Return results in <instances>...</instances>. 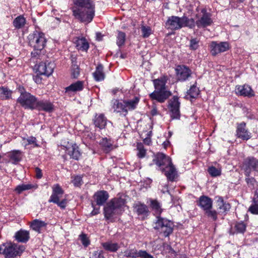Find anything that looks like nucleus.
Instances as JSON below:
<instances>
[{"mask_svg": "<svg viewBox=\"0 0 258 258\" xmlns=\"http://www.w3.org/2000/svg\"><path fill=\"white\" fill-rule=\"evenodd\" d=\"M197 205L204 212L213 208V201L208 196H202L197 201Z\"/></svg>", "mask_w": 258, "mask_h": 258, "instance_id": "aec40b11", "label": "nucleus"}, {"mask_svg": "<svg viewBox=\"0 0 258 258\" xmlns=\"http://www.w3.org/2000/svg\"><path fill=\"white\" fill-rule=\"evenodd\" d=\"M73 15L79 22L90 23L95 16V5L91 0H73Z\"/></svg>", "mask_w": 258, "mask_h": 258, "instance_id": "f257e3e1", "label": "nucleus"}, {"mask_svg": "<svg viewBox=\"0 0 258 258\" xmlns=\"http://www.w3.org/2000/svg\"><path fill=\"white\" fill-rule=\"evenodd\" d=\"M245 178V180L247 183L248 184L253 185L254 183L255 182V179H254V178L252 177H249V176Z\"/></svg>", "mask_w": 258, "mask_h": 258, "instance_id": "052dcab7", "label": "nucleus"}, {"mask_svg": "<svg viewBox=\"0 0 258 258\" xmlns=\"http://www.w3.org/2000/svg\"><path fill=\"white\" fill-rule=\"evenodd\" d=\"M150 206L152 210L157 215H160L163 210L161 204L156 200L150 199Z\"/></svg>", "mask_w": 258, "mask_h": 258, "instance_id": "ea45409f", "label": "nucleus"}, {"mask_svg": "<svg viewBox=\"0 0 258 258\" xmlns=\"http://www.w3.org/2000/svg\"><path fill=\"white\" fill-rule=\"evenodd\" d=\"M72 182L75 186L80 187L83 184L82 177L79 175L76 176Z\"/></svg>", "mask_w": 258, "mask_h": 258, "instance_id": "864d4df0", "label": "nucleus"}, {"mask_svg": "<svg viewBox=\"0 0 258 258\" xmlns=\"http://www.w3.org/2000/svg\"><path fill=\"white\" fill-rule=\"evenodd\" d=\"M236 136L243 140H248L251 138V133L246 127V123L241 122L237 123Z\"/></svg>", "mask_w": 258, "mask_h": 258, "instance_id": "2eb2a0df", "label": "nucleus"}, {"mask_svg": "<svg viewBox=\"0 0 258 258\" xmlns=\"http://www.w3.org/2000/svg\"><path fill=\"white\" fill-rule=\"evenodd\" d=\"M54 67L53 62H41L39 64L37 70L39 74L49 77L52 74Z\"/></svg>", "mask_w": 258, "mask_h": 258, "instance_id": "4468645a", "label": "nucleus"}, {"mask_svg": "<svg viewBox=\"0 0 258 258\" xmlns=\"http://www.w3.org/2000/svg\"><path fill=\"white\" fill-rule=\"evenodd\" d=\"M235 91L236 94L240 96L251 97L254 95L250 86L246 84L236 86Z\"/></svg>", "mask_w": 258, "mask_h": 258, "instance_id": "a211bd4d", "label": "nucleus"}, {"mask_svg": "<svg viewBox=\"0 0 258 258\" xmlns=\"http://www.w3.org/2000/svg\"><path fill=\"white\" fill-rule=\"evenodd\" d=\"M164 187V189H161V192L163 194H165L166 192H167L168 193H169V190L168 189V185L165 184Z\"/></svg>", "mask_w": 258, "mask_h": 258, "instance_id": "338daca9", "label": "nucleus"}, {"mask_svg": "<svg viewBox=\"0 0 258 258\" xmlns=\"http://www.w3.org/2000/svg\"><path fill=\"white\" fill-rule=\"evenodd\" d=\"M244 172L246 176H249L251 172L258 173V159L253 157H248L245 161Z\"/></svg>", "mask_w": 258, "mask_h": 258, "instance_id": "f8f14e48", "label": "nucleus"}, {"mask_svg": "<svg viewBox=\"0 0 258 258\" xmlns=\"http://www.w3.org/2000/svg\"><path fill=\"white\" fill-rule=\"evenodd\" d=\"M109 194L106 190H102L96 191L93 195V199L98 206L103 205L109 198Z\"/></svg>", "mask_w": 258, "mask_h": 258, "instance_id": "6ab92c4d", "label": "nucleus"}, {"mask_svg": "<svg viewBox=\"0 0 258 258\" xmlns=\"http://www.w3.org/2000/svg\"><path fill=\"white\" fill-rule=\"evenodd\" d=\"M202 12L203 13V15L199 20L195 22V25H196L198 28H205L210 26L213 23L211 14L207 13L206 11L204 9L202 10Z\"/></svg>", "mask_w": 258, "mask_h": 258, "instance_id": "f3484780", "label": "nucleus"}, {"mask_svg": "<svg viewBox=\"0 0 258 258\" xmlns=\"http://www.w3.org/2000/svg\"><path fill=\"white\" fill-rule=\"evenodd\" d=\"M164 170H161L164 172L167 179L170 181H173L176 175V170L171 162V164L164 167Z\"/></svg>", "mask_w": 258, "mask_h": 258, "instance_id": "5701e85b", "label": "nucleus"}, {"mask_svg": "<svg viewBox=\"0 0 258 258\" xmlns=\"http://www.w3.org/2000/svg\"><path fill=\"white\" fill-rule=\"evenodd\" d=\"M7 156L13 164H17L22 159V152L20 150H13L7 153Z\"/></svg>", "mask_w": 258, "mask_h": 258, "instance_id": "c85d7f7f", "label": "nucleus"}, {"mask_svg": "<svg viewBox=\"0 0 258 258\" xmlns=\"http://www.w3.org/2000/svg\"><path fill=\"white\" fill-rule=\"evenodd\" d=\"M167 81V77L166 76L153 80L155 90L149 94V97L152 100L162 103L171 96V92L166 89Z\"/></svg>", "mask_w": 258, "mask_h": 258, "instance_id": "7ed1b4c3", "label": "nucleus"}, {"mask_svg": "<svg viewBox=\"0 0 258 258\" xmlns=\"http://www.w3.org/2000/svg\"><path fill=\"white\" fill-rule=\"evenodd\" d=\"M199 42L200 40L197 38L191 39L189 45L190 49L192 50H197L199 47Z\"/></svg>", "mask_w": 258, "mask_h": 258, "instance_id": "de8ad7c7", "label": "nucleus"}, {"mask_svg": "<svg viewBox=\"0 0 258 258\" xmlns=\"http://www.w3.org/2000/svg\"><path fill=\"white\" fill-rule=\"evenodd\" d=\"M12 91L7 87H0V99L1 100H8L11 98Z\"/></svg>", "mask_w": 258, "mask_h": 258, "instance_id": "e433bc0d", "label": "nucleus"}, {"mask_svg": "<svg viewBox=\"0 0 258 258\" xmlns=\"http://www.w3.org/2000/svg\"><path fill=\"white\" fill-rule=\"evenodd\" d=\"M139 101L138 97H135L132 99H113L111 101V108L114 112L125 116L128 111H133L137 108Z\"/></svg>", "mask_w": 258, "mask_h": 258, "instance_id": "f03ea898", "label": "nucleus"}, {"mask_svg": "<svg viewBox=\"0 0 258 258\" xmlns=\"http://www.w3.org/2000/svg\"><path fill=\"white\" fill-rule=\"evenodd\" d=\"M3 246H4L3 255L6 258H14L18 255H20L25 249L23 245L12 242L3 243Z\"/></svg>", "mask_w": 258, "mask_h": 258, "instance_id": "1a4fd4ad", "label": "nucleus"}, {"mask_svg": "<svg viewBox=\"0 0 258 258\" xmlns=\"http://www.w3.org/2000/svg\"><path fill=\"white\" fill-rule=\"evenodd\" d=\"M29 44L34 48L31 52L33 57L38 58L45 46L46 39L44 33L35 31L28 36Z\"/></svg>", "mask_w": 258, "mask_h": 258, "instance_id": "20e7f679", "label": "nucleus"}, {"mask_svg": "<svg viewBox=\"0 0 258 258\" xmlns=\"http://www.w3.org/2000/svg\"><path fill=\"white\" fill-rule=\"evenodd\" d=\"M80 238L82 242V243L83 244V245L84 246L87 247V246H88L89 245L90 241H89L86 234H81L80 235Z\"/></svg>", "mask_w": 258, "mask_h": 258, "instance_id": "5fc2aeb1", "label": "nucleus"}, {"mask_svg": "<svg viewBox=\"0 0 258 258\" xmlns=\"http://www.w3.org/2000/svg\"><path fill=\"white\" fill-rule=\"evenodd\" d=\"M219 213H225L230 209V205L224 201L222 197H219L217 201Z\"/></svg>", "mask_w": 258, "mask_h": 258, "instance_id": "2f4dec72", "label": "nucleus"}, {"mask_svg": "<svg viewBox=\"0 0 258 258\" xmlns=\"http://www.w3.org/2000/svg\"><path fill=\"white\" fill-rule=\"evenodd\" d=\"M180 102L179 101V98L177 96H174L173 98L170 100L169 103V108H179Z\"/></svg>", "mask_w": 258, "mask_h": 258, "instance_id": "a18cd8bd", "label": "nucleus"}, {"mask_svg": "<svg viewBox=\"0 0 258 258\" xmlns=\"http://www.w3.org/2000/svg\"><path fill=\"white\" fill-rule=\"evenodd\" d=\"M99 213V208H94L93 210L91 212V215L94 216L97 215Z\"/></svg>", "mask_w": 258, "mask_h": 258, "instance_id": "0e129e2a", "label": "nucleus"}, {"mask_svg": "<svg viewBox=\"0 0 258 258\" xmlns=\"http://www.w3.org/2000/svg\"><path fill=\"white\" fill-rule=\"evenodd\" d=\"M72 77L73 78L77 79L80 75V69L77 65L73 64L71 69Z\"/></svg>", "mask_w": 258, "mask_h": 258, "instance_id": "3c124183", "label": "nucleus"}, {"mask_svg": "<svg viewBox=\"0 0 258 258\" xmlns=\"http://www.w3.org/2000/svg\"><path fill=\"white\" fill-rule=\"evenodd\" d=\"M187 93L192 98H195L199 95L200 90L197 86V82H195L189 89L187 90Z\"/></svg>", "mask_w": 258, "mask_h": 258, "instance_id": "a19ab883", "label": "nucleus"}, {"mask_svg": "<svg viewBox=\"0 0 258 258\" xmlns=\"http://www.w3.org/2000/svg\"><path fill=\"white\" fill-rule=\"evenodd\" d=\"M209 173L213 177L218 176L221 175V170L220 169L216 168L214 166H211L208 168Z\"/></svg>", "mask_w": 258, "mask_h": 258, "instance_id": "49530a36", "label": "nucleus"}, {"mask_svg": "<svg viewBox=\"0 0 258 258\" xmlns=\"http://www.w3.org/2000/svg\"><path fill=\"white\" fill-rule=\"evenodd\" d=\"M92 258H104L103 252L102 250H97L94 252Z\"/></svg>", "mask_w": 258, "mask_h": 258, "instance_id": "4d7b16f0", "label": "nucleus"}, {"mask_svg": "<svg viewBox=\"0 0 258 258\" xmlns=\"http://www.w3.org/2000/svg\"><path fill=\"white\" fill-rule=\"evenodd\" d=\"M153 162L160 168L161 170H164V167L171 164V159L165 154L158 153L154 156Z\"/></svg>", "mask_w": 258, "mask_h": 258, "instance_id": "ddd939ff", "label": "nucleus"}, {"mask_svg": "<svg viewBox=\"0 0 258 258\" xmlns=\"http://www.w3.org/2000/svg\"><path fill=\"white\" fill-rule=\"evenodd\" d=\"M15 237L17 241L26 243L30 238L29 232L28 231L21 229L16 233Z\"/></svg>", "mask_w": 258, "mask_h": 258, "instance_id": "a878e982", "label": "nucleus"}, {"mask_svg": "<svg viewBox=\"0 0 258 258\" xmlns=\"http://www.w3.org/2000/svg\"><path fill=\"white\" fill-rule=\"evenodd\" d=\"M210 51L212 55L226 51L229 49V44L227 42L212 41L210 45Z\"/></svg>", "mask_w": 258, "mask_h": 258, "instance_id": "9b49d317", "label": "nucleus"}, {"mask_svg": "<svg viewBox=\"0 0 258 258\" xmlns=\"http://www.w3.org/2000/svg\"><path fill=\"white\" fill-rule=\"evenodd\" d=\"M171 202L173 205H175L178 204V201L179 199L177 198L174 197L173 196H171Z\"/></svg>", "mask_w": 258, "mask_h": 258, "instance_id": "e2e57ef3", "label": "nucleus"}, {"mask_svg": "<svg viewBox=\"0 0 258 258\" xmlns=\"http://www.w3.org/2000/svg\"><path fill=\"white\" fill-rule=\"evenodd\" d=\"M75 43L78 50L86 51L89 47V45L87 40L84 37L77 38Z\"/></svg>", "mask_w": 258, "mask_h": 258, "instance_id": "7c9ffc66", "label": "nucleus"}, {"mask_svg": "<svg viewBox=\"0 0 258 258\" xmlns=\"http://www.w3.org/2000/svg\"><path fill=\"white\" fill-rule=\"evenodd\" d=\"M35 173H36V177L38 179H40L42 177V173L41 170L38 168L36 167L35 169Z\"/></svg>", "mask_w": 258, "mask_h": 258, "instance_id": "bf43d9fd", "label": "nucleus"}, {"mask_svg": "<svg viewBox=\"0 0 258 258\" xmlns=\"http://www.w3.org/2000/svg\"><path fill=\"white\" fill-rule=\"evenodd\" d=\"M54 105L50 100L47 99H37L35 109L39 111H45L46 112H52L54 110Z\"/></svg>", "mask_w": 258, "mask_h": 258, "instance_id": "dca6fc26", "label": "nucleus"}, {"mask_svg": "<svg viewBox=\"0 0 258 258\" xmlns=\"http://www.w3.org/2000/svg\"><path fill=\"white\" fill-rule=\"evenodd\" d=\"M141 31L143 37L144 38L148 37L151 34V29L149 26H142Z\"/></svg>", "mask_w": 258, "mask_h": 258, "instance_id": "8fccbe9b", "label": "nucleus"}, {"mask_svg": "<svg viewBox=\"0 0 258 258\" xmlns=\"http://www.w3.org/2000/svg\"><path fill=\"white\" fill-rule=\"evenodd\" d=\"M126 201L122 198H115L108 202L104 208V214L107 220L120 214L124 210Z\"/></svg>", "mask_w": 258, "mask_h": 258, "instance_id": "39448f33", "label": "nucleus"}, {"mask_svg": "<svg viewBox=\"0 0 258 258\" xmlns=\"http://www.w3.org/2000/svg\"><path fill=\"white\" fill-rule=\"evenodd\" d=\"M52 188V192L48 200L49 203L56 202L57 200H59L64 192L63 189L58 184H54Z\"/></svg>", "mask_w": 258, "mask_h": 258, "instance_id": "4be33fe9", "label": "nucleus"}, {"mask_svg": "<svg viewBox=\"0 0 258 258\" xmlns=\"http://www.w3.org/2000/svg\"><path fill=\"white\" fill-rule=\"evenodd\" d=\"M126 39V34L125 33L118 31L116 36V44L118 47H121L124 45Z\"/></svg>", "mask_w": 258, "mask_h": 258, "instance_id": "79ce46f5", "label": "nucleus"}, {"mask_svg": "<svg viewBox=\"0 0 258 258\" xmlns=\"http://www.w3.org/2000/svg\"><path fill=\"white\" fill-rule=\"evenodd\" d=\"M137 150L138 151L137 153L138 157L140 158H144L146 154V150L145 149L143 145L141 144H138Z\"/></svg>", "mask_w": 258, "mask_h": 258, "instance_id": "09e8293b", "label": "nucleus"}, {"mask_svg": "<svg viewBox=\"0 0 258 258\" xmlns=\"http://www.w3.org/2000/svg\"><path fill=\"white\" fill-rule=\"evenodd\" d=\"M253 204L248 208V211L255 215H258V187L255 190L252 199Z\"/></svg>", "mask_w": 258, "mask_h": 258, "instance_id": "c756f323", "label": "nucleus"}, {"mask_svg": "<svg viewBox=\"0 0 258 258\" xmlns=\"http://www.w3.org/2000/svg\"><path fill=\"white\" fill-rule=\"evenodd\" d=\"M144 143L146 145H149L151 143V139L150 138H146L144 140Z\"/></svg>", "mask_w": 258, "mask_h": 258, "instance_id": "69168bd1", "label": "nucleus"}, {"mask_svg": "<svg viewBox=\"0 0 258 258\" xmlns=\"http://www.w3.org/2000/svg\"><path fill=\"white\" fill-rule=\"evenodd\" d=\"M34 187V186L31 184H22L18 185L15 188V191L18 194H19L21 193L23 191L32 189Z\"/></svg>", "mask_w": 258, "mask_h": 258, "instance_id": "37998d69", "label": "nucleus"}, {"mask_svg": "<svg viewBox=\"0 0 258 258\" xmlns=\"http://www.w3.org/2000/svg\"><path fill=\"white\" fill-rule=\"evenodd\" d=\"M102 245L104 249L110 252H115L119 248L118 243L111 241L104 242L102 244Z\"/></svg>", "mask_w": 258, "mask_h": 258, "instance_id": "4c0bfd02", "label": "nucleus"}, {"mask_svg": "<svg viewBox=\"0 0 258 258\" xmlns=\"http://www.w3.org/2000/svg\"><path fill=\"white\" fill-rule=\"evenodd\" d=\"M84 88V82L78 81L66 88V92H77L81 91Z\"/></svg>", "mask_w": 258, "mask_h": 258, "instance_id": "b1692460", "label": "nucleus"}, {"mask_svg": "<svg viewBox=\"0 0 258 258\" xmlns=\"http://www.w3.org/2000/svg\"><path fill=\"white\" fill-rule=\"evenodd\" d=\"M41 80H42L41 78L38 75H36V76L33 77V80L37 84L41 83Z\"/></svg>", "mask_w": 258, "mask_h": 258, "instance_id": "680f3d73", "label": "nucleus"}, {"mask_svg": "<svg viewBox=\"0 0 258 258\" xmlns=\"http://www.w3.org/2000/svg\"><path fill=\"white\" fill-rule=\"evenodd\" d=\"M134 207L139 216H147L149 213L147 206L141 202H137L134 204Z\"/></svg>", "mask_w": 258, "mask_h": 258, "instance_id": "cd10ccee", "label": "nucleus"}, {"mask_svg": "<svg viewBox=\"0 0 258 258\" xmlns=\"http://www.w3.org/2000/svg\"><path fill=\"white\" fill-rule=\"evenodd\" d=\"M246 225L243 222H237L235 224L234 228L231 231V233H243L246 230Z\"/></svg>", "mask_w": 258, "mask_h": 258, "instance_id": "58836bf2", "label": "nucleus"}, {"mask_svg": "<svg viewBox=\"0 0 258 258\" xmlns=\"http://www.w3.org/2000/svg\"><path fill=\"white\" fill-rule=\"evenodd\" d=\"M151 114L152 115H157L158 114V111H157V108H153L152 110H151Z\"/></svg>", "mask_w": 258, "mask_h": 258, "instance_id": "774afa93", "label": "nucleus"}, {"mask_svg": "<svg viewBox=\"0 0 258 258\" xmlns=\"http://www.w3.org/2000/svg\"><path fill=\"white\" fill-rule=\"evenodd\" d=\"M46 223L41 220L38 219H35L31 223L30 227L34 231L40 233L41 229L45 227Z\"/></svg>", "mask_w": 258, "mask_h": 258, "instance_id": "c9c22d12", "label": "nucleus"}, {"mask_svg": "<svg viewBox=\"0 0 258 258\" xmlns=\"http://www.w3.org/2000/svg\"><path fill=\"white\" fill-rule=\"evenodd\" d=\"M171 112V117L172 119H179L180 117L179 108H169Z\"/></svg>", "mask_w": 258, "mask_h": 258, "instance_id": "603ef678", "label": "nucleus"}, {"mask_svg": "<svg viewBox=\"0 0 258 258\" xmlns=\"http://www.w3.org/2000/svg\"><path fill=\"white\" fill-rule=\"evenodd\" d=\"M93 121L95 126L100 129L105 128L106 125L107 119L103 114H96Z\"/></svg>", "mask_w": 258, "mask_h": 258, "instance_id": "bb28decb", "label": "nucleus"}, {"mask_svg": "<svg viewBox=\"0 0 258 258\" xmlns=\"http://www.w3.org/2000/svg\"><path fill=\"white\" fill-rule=\"evenodd\" d=\"M53 203L57 204V205L62 209H64L67 205V200L66 199H63L61 201H59V200L58 199L56 200V202Z\"/></svg>", "mask_w": 258, "mask_h": 258, "instance_id": "6e6d98bb", "label": "nucleus"}, {"mask_svg": "<svg viewBox=\"0 0 258 258\" xmlns=\"http://www.w3.org/2000/svg\"><path fill=\"white\" fill-rule=\"evenodd\" d=\"M66 151L72 158L76 160H79L81 155L79 147L76 144L67 148Z\"/></svg>", "mask_w": 258, "mask_h": 258, "instance_id": "393cba45", "label": "nucleus"}, {"mask_svg": "<svg viewBox=\"0 0 258 258\" xmlns=\"http://www.w3.org/2000/svg\"><path fill=\"white\" fill-rule=\"evenodd\" d=\"M176 78L180 82H184L187 80L192 74L191 70L184 65H179L175 69Z\"/></svg>", "mask_w": 258, "mask_h": 258, "instance_id": "9d476101", "label": "nucleus"}, {"mask_svg": "<svg viewBox=\"0 0 258 258\" xmlns=\"http://www.w3.org/2000/svg\"><path fill=\"white\" fill-rule=\"evenodd\" d=\"M125 255L127 257L133 258L142 257V258H154L152 255L147 253L145 250L138 251L136 249H130L125 252Z\"/></svg>", "mask_w": 258, "mask_h": 258, "instance_id": "412c9836", "label": "nucleus"}, {"mask_svg": "<svg viewBox=\"0 0 258 258\" xmlns=\"http://www.w3.org/2000/svg\"><path fill=\"white\" fill-rule=\"evenodd\" d=\"M27 141L29 145L34 144V146L36 147L39 146V145L36 143V139L35 137H31L27 139Z\"/></svg>", "mask_w": 258, "mask_h": 258, "instance_id": "13d9d810", "label": "nucleus"}, {"mask_svg": "<svg viewBox=\"0 0 258 258\" xmlns=\"http://www.w3.org/2000/svg\"><path fill=\"white\" fill-rule=\"evenodd\" d=\"M166 25L172 30H178L185 27L192 29L195 27V21L192 18L189 19L185 16L179 17L172 16L168 18Z\"/></svg>", "mask_w": 258, "mask_h": 258, "instance_id": "423d86ee", "label": "nucleus"}, {"mask_svg": "<svg viewBox=\"0 0 258 258\" xmlns=\"http://www.w3.org/2000/svg\"><path fill=\"white\" fill-rule=\"evenodd\" d=\"M18 90L20 95L17 100V103L25 109H35L37 98L26 92L23 87H19Z\"/></svg>", "mask_w": 258, "mask_h": 258, "instance_id": "0eeeda50", "label": "nucleus"}, {"mask_svg": "<svg viewBox=\"0 0 258 258\" xmlns=\"http://www.w3.org/2000/svg\"><path fill=\"white\" fill-rule=\"evenodd\" d=\"M93 76L96 81L99 82L104 80L105 74L103 72V67L102 64H98L95 71L93 73Z\"/></svg>", "mask_w": 258, "mask_h": 258, "instance_id": "473e14b6", "label": "nucleus"}, {"mask_svg": "<svg viewBox=\"0 0 258 258\" xmlns=\"http://www.w3.org/2000/svg\"><path fill=\"white\" fill-rule=\"evenodd\" d=\"M99 144L102 147L103 151L106 153H108L113 149L111 140L108 139L107 138H102L100 140Z\"/></svg>", "mask_w": 258, "mask_h": 258, "instance_id": "72a5a7b5", "label": "nucleus"}, {"mask_svg": "<svg viewBox=\"0 0 258 258\" xmlns=\"http://www.w3.org/2000/svg\"><path fill=\"white\" fill-rule=\"evenodd\" d=\"M26 20L23 15L17 17L13 22V25L16 29H20L24 27Z\"/></svg>", "mask_w": 258, "mask_h": 258, "instance_id": "f704fd0d", "label": "nucleus"}, {"mask_svg": "<svg viewBox=\"0 0 258 258\" xmlns=\"http://www.w3.org/2000/svg\"><path fill=\"white\" fill-rule=\"evenodd\" d=\"M173 223L167 219L160 216L157 217L154 228L160 232L163 233L165 236H168L173 232Z\"/></svg>", "mask_w": 258, "mask_h": 258, "instance_id": "6e6552de", "label": "nucleus"}, {"mask_svg": "<svg viewBox=\"0 0 258 258\" xmlns=\"http://www.w3.org/2000/svg\"><path fill=\"white\" fill-rule=\"evenodd\" d=\"M206 215L213 221H215L218 219V212L212 209H209L208 210L204 212Z\"/></svg>", "mask_w": 258, "mask_h": 258, "instance_id": "c03bdc74", "label": "nucleus"}]
</instances>
